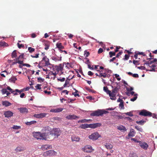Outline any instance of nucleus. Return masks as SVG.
Masks as SVG:
<instances>
[{
  "instance_id": "nucleus-1",
  "label": "nucleus",
  "mask_w": 157,
  "mask_h": 157,
  "mask_svg": "<svg viewBox=\"0 0 157 157\" xmlns=\"http://www.w3.org/2000/svg\"><path fill=\"white\" fill-rule=\"evenodd\" d=\"M49 128L48 126L43 128L41 130L42 133L40 132H33V137L37 140H46L48 139V133L49 131Z\"/></svg>"
},
{
  "instance_id": "nucleus-2",
  "label": "nucleus",
  "mask_w": 157,
  "mask_h": 157,
  "mask_svg": "<svg viewBox=\"0 0 157 157\" xmlns=\"http://www.w3.org/2000/svg\"><path fill=\"white\" fill-rule=\"evenodd\" d=\"M48 127L49 128L48 133H47V135L48 136L47 138L48 140H52L54 138H58L60 135L61 131L59 128H54L51 131H50V128L49 126Z\"/></svg>"
},
{
  "instance_id": "nucleus-3",
  "label": "nucleus",
  "mask_w": 157,
  "mask_h": 157,
  "mask_svg": "<svg viewBox=\"0 0 157 157\" xmlns=\"http://www.w3.org/2000/svg\"><path fill=\"white\" fill-rule=\"evenodd\" d=\"M109 112L104 110L98 109L97 110L94 111L90 115L92 116H102L103 114L107 113Z\"/></svg>"
},
{
  "instance_id": "nucleus-4",
  "label": "nucleus",
  "mask_w": 157,
  "mask_h": 157,
  "mask_svg": "<svg viewBox=\"0 0 157 157\" xmlns=\"http://www.w3.org/2000/svg\"><path fill=\"white\" fill-rule=\"evenodd\" d=\"M56 152L53 150H50L47 151L43 154V155L45 157L47 156H52L56 155Z\"/></svg>"
},
{
  "instance_id": "nucleus-5",
  "label": "nucleus",
  "mask_w": 157,
  "mask_h": 157,
  "mask_svg": "<svg viewBox=\"0 0 157 157\" xmlns=\"http://www.w3.org/2000/svg\"><path fill=\"white\" fill-rule=\"evenodd\" d=\"M101 137V135L97 132L92 133L91 135L89 136V138L90 139L94 140H97L99 137Z\"/></svg>"
},
{
  "instance_id": "nucleus-6",
  "label": "nucleus",
  "mask_w": 157,
  "mask_h": 157,
  "mask_svg": "<svg viewBox=\"0 0 157 157\" xmlns=\"http://www.w3.org/2000/svg\"><path fill=\"white\" fill-rule=\"evenodd\" d=\"M82 149L84 152L87 153H90L94 151V149H93L92 146L90 145L85 146L82 147Z\"/></svg>"
},
{
  "instance_id": "nucleus-7",
  "label": "nucleus",
  "mask_w": 157,
  "mask_h": 157,
  "mask_svg": "<svg viewBox=\"0 0 157 157\" xmlns=\"http://www.w3.org/2000/svg\"><path fill=\"white\" fill-rule=\"evenodd\" d=\"M139 114L142 116L151 117V116L152 115V113L144 109L140 111Z\"/></svg>"
},
{
  "instance_id": "nucleus-8",
  "label": "nucleus",
  "mask_w": 157,
  "mask_h": 157,
  "mask_svg": "<svg viewBox=\"0 0 157 157\" xmlns=\"http://www.w3.org/2000/svg\"><path fill=\"white\" fill-rule=\"evenodd\" d=\"M48 114L47 113H42L37 114H35L33 115L34 117L37 118H42L45 117Z\"/></svg>"
},
{
  "instance_id": "nucleus-9",
  "label": "nucleus",
  "mask_w": 157,
  "mask_h": 157,
  "mask_svg": "<svg viewBox=\"0 0 157 157\" xmlns=\"http://www.w3.org/2000/svg\"><path fill=\"white\" fill-rule=\"evenodd\" d=\"M13 113L10 111H7L4 112V115L6 117H10L13 116Z\"/></svg>"
},
{
  "instance_id": "nucleus-10",
  "label": "nucleus",
  "mask_w": 157,
  "mask_h": 157,
  "mask_svg": "<svg viewBox=\"0 0 157 157\" xmlns=\"http://www.w3.org/2000/svg\"><path fill=\"white\" fill-rule=\"evenodd\" d=\"M66 118L68 120H75L77 118H79V117L75 115H67Z\"/></svg>"
},
{
  "instance_id": "nucleus-11",
  "label": "nucleus",
  "mask_w": 157,
  "mask_h": 157,
  "mask_svg": "<svg viewBox=\"0 0 157 157\" xmlns=\"http://www.w3.org/2000/svg\"><path fill=\"white\" fill-rule=\"evenodd\" d=\"M139 145L141 147L145 149L146 150L148 147V145L146 142H142L141 141L140 142Z\"/></svg>"
},
{
  "instance_id": "nucleus-12",
  "label": "nucleus",
  "mask_w": 157,
  "mask_h": 157,
  "mask_svg": "<svg viewBox=\"0 0 157 157\" xmlns=\"http://www.w3.org/2000/svg\"><path fill=\"white\" fill-rule=\"evenodd\" d=\"M56 70L58 72L60 71L61 72V74L63 73V65L61 64H59V66L56 67Z\"/></svg>"
},
{
  "instance_id": "nucleus-13",
  "label": "nucleus",
  "mask_w": 157,
  "mask_h": 157,
  "mask_svg": "<svg viewBox=\"0 0 157 157\" xmlns=\"http://www.w3.org/2000/svg\"><path fill=\"white\" fill-rule=\"evenodd\" d=\"M101 125V124L99 123H96L89 124V128H95L99 127Z\"/></svg>"
},
{
  "instance_id": "nucleus-14",
  "label": "nucleus",
  "mask_w": 157,
  "mask_h": 157,
  "mask_svg": "<svg viewBox=\"0 0 157 157\" xmlns=\"http://www.w3.org/2000/svg\"><path fill=\"white\" fill-rule=\"evenodd\" d=\"M108 94L109 95L111 99L114 100L116 99V94H115L113 93L112 92H111V91L108 93Z\"/></svg>"
},
{
  "instance_id": "nucleus-15",
  "label": "nucleus",
  "mask_w": 157,
  "mask_h": 157,
  "mask_svg": "<svg viewBox=\"0 0 157 157\" xmlns=\"http://www.w3.org/2000/svg\"><path fill=\"white\" fill-rule=\"evenodd\" d=\"M42 60L44 61L45 62V66H48L50 65L49 62V59L46 56L44 57L42 59Z\"/></svg>"
},
{
  "instance_id": "nucleus-16",
  "label": "nucleus",
  "mask_w": 157,
  "mask_h": 157,
  "mask_svg": "<svg viewBox=\"0 0 157 157\" xmlns=\"http://www.w3.org/2000/svg\"><path fill=\"white\" fill-rule=\"evenodd\" d=\"M18 109L19 110L21 113H27L28 112V109L25 107H22L19 108Z\"/></svg>"
},
{
  "instance_id": "nucleus-17",
  "label": "nucleus",
  "mask_w": 157,
  "mask_h": 157,
  "mask_svg": "<svg viewBox=\"0 0 157 157\" xmlns=\"http://www.w3.org/2000/svg\"><path fill=\"white\" fill-rule=\"evenodd\" d=\"M71 139L72 141L78 142L80 140V138L78 136L73 135L71 136Z\"/></svg>"
},
{
  "instance_id": "nucleus-18",
  "label": "nucleus",
  "mask_w": 157,
  "mask_h": 157,
  "mask_svg": "<svg viewBox=\"0 0 157 157\" xmlns=\"http://www.w3.org/2000/svg\"><path fill=\"white\" fill-rule=\"evenodd\" d=\"M117 129L122 132H124L127 131L126 128L122 125H120L119 126H117Z\"/></svg>"
},
{
  "instance_id": "nucleus-19",
  "label": "nucleus",
  "mask_w": 157,
  "mask_h": 157,
  "mask_svg": "<svg viewBox=\"0 0 157 157\" xmlns=\"http://www.w3.org/2000/svg\"><path fill=\"white\" fill-rule=\"evenodd\" d=\"M112 88L113 89L112 90V92L115 94L116 95V94L117 93L119 89H120V86H119L118 88L117 87H115L114 88V87L113 86H112Z\"/></svg>"
},
{
  "instance_id": "nucleus-20",
  "label": "nucleus",
  "mask_w": 157,
  "mask_h": 157,
  "mask_svg": "<svg viewBox=\"0 0 157 157\" xmlns=\"http://www.w3.org/2000/svg\"><path fill=\"white\" fill-rule=\"evenodd\" d=\"M52 146L49 145H43L41 147L42 150H47L50 148H51Z\"/></svg>"
},
{
  "instance_id": "nucleus-21",
  "label": "nucleus",
  "mask_w": 157,
  "mask_h": 157,
  "mask_svg": "<svg viewBox=\"0 0 157 157\" xmlns=\"http://www.w3.org/2000/svg\"><path fill=\"white\" fill-rule=\"evenodd\" d=\"M2 104L5 107H7L11 105V103L8 101H4L2 102Z\"/></svg>"
},
{
  "instance_id": "nucleus-22",
  "label": "nucleus",
  "mask_w": 157,
  "mask_h": 157,
  "mask_svg": "<svg viewBox=\"0 0 157 157\" xmlns=\"http://www.w3.org/2000/svg\"><path fill=\"white\" fill-rule=\"evenodd\" d=\"M62 57H58L57 56H53L52 57V59L55 61H61V60Z\"/></svg>"
},
{
  "instance_id": "nucleus-23",
  "label": "nucleus",
  "mask_w": 157,
  "mask_h": 157,
  "mask_svg": "<svg viewBox=\"0 0 157 157\" xmlns=\"http://www.w3.org/2000/svg\"><path fill=\"white\" fill-rule=\"evenodd\" d=\"M135 132L134 130L132 129L130 130V132L128 133V136L133 137L135 136Z\"/></svg>"
},
{
  "instance_id": "nucleus-24",
  "label": "nucleus",
  "mask_w": 157,
  "mask_h": 157,
  "mask_svg": "<svg viewBox=\"0 0 157 157\" xmlns=\"http://www.w3.org/2000/svg\"><path fill=\"white\" fill-rule=\"evenodd\" d=\"M24 151V148L21 146L17 147L15 149V151L17 152H20Z\"/></svg>"
},
{
  "instance_id": "nucleus-25",
  "label": "nucleus",
  "mask_w": 157,
  "mask_h": 157,
  "mask_svg": "<svg viewBox=\"0 0 157 157\" xmlns=\"http://www.w3.org/2000/svg\"><path fill=\"white\" fill-rule=\"evenodd\" d=\"M79 127L82 129H85L89 128V124H81L80 125Z\"/></svg>"
},
{
  "instance_id": "nucleus-26",
  "label": "nucleus",
  "mask_w": 157,
  "mask_h": 157,
  "mask_svg": "<svg viewBox=\"0 0 157 157\" xmlns=\"http://www.w3.org/2000/svg\"><path fill=\"white\" fill-rule=\"evenodd\" d=\"M56 46L59 49H63L64 48V47L62 45L61 43H57L56 44Z\"/></svg>"
},
{
  "instance_id": "nucleus-27",
  "label": "nucleus",
  "mask_w": 157,
  "mask_h": 157,
  "mask_svg": "<svg viewBox=\"0 0 157 157\" xmlns=\"http://www.w3.org/2000/svg\"><path fill=\"white\" fill-rule=\"evenodd\" d=\"M8 44L4 41H0V47L3 46H7Z\"/></svg>"
},
{
  "instance_id": "nucleus-28",
  "label": "nucleus",
  "mask_w": 157,
  "mask_h": 157,
  "mask_svg": "<svg viewBox=\"0 0 157 157\" xmlns=\"http://www.w3.org/2000/svg\"><path fill=\"white\" fill-rule=\"evenodd\" d=\"M36 121H32L30 122H27L25 123L26 125H31V124L36 123Z\"/></svg>"
},
{
  "instance_id": "nucleus-29",
  "label": "nucleus",
  "mask_w": 157,
  "mask_h": 157,
  "mask_svg": "<svg viewBox=\"0 0 157 157\" xmlns=\"http://www.w3.org/2000/svg\"><path fill=\"white\" fill-rule=\"evenodd\" d=\"M105 146L107 149H111L113 148V145L109 143H107L105 145Z\"/></svg>"
},
{
  "instance_id": "nucleus-30",
  "label": "nucleus",
  "mask_w": 157,
  "mask_h": 157,
  "mask_svg": "<svg viewBox=\"0 0 157 157\" xmlns=\"http://www.w3.org/2000/svg\"><path fill=\"white\" fill-rule=\"evenodd\" d=\"M44 46L45 47L44 49L47 50L49 48L50 46L49 43L48 42L44 43Z\"/></svg>"
},
{
  "instance_id": "nucleus-31",
  "label": "nucleus",
  "mask_w": 157,
  "mask_h": 157,
  "mask_svg": "<svg viewBox=\"0 0 157 157\" xmlns=\"http://www.w3.org/2000/svg\"><path fill=\"white\" fill-rule=\"evenodd\" d=\"M17 51L14 50L11 54V56L12 58H16L17 56Z\"/></svg>"
},
{
  "instance_id": "nucleus-32",
  "label": "nucleus",
  "mask_w": 157,
  "mask_h": 157,
  "mask_svg": "<svg viewBox=\"0 0 157 157\" xmlns=\"http://www.w3.org/2000/svg\"><path fill=\"white\" fill-rule=\"evenodd\" d=\"M149 59L150 61V63L151 64H152L154 62H157V59H152L151 58H149L148 59Z\"/></svg>"
},
{
  "instance_id": "nucleus-33",
  "label": "nucleus",
  "mask_w": 157,
  "mask_h": 157,
  "mask_svg": "<svg viewBox=\"0 0 157 157\" xmlns=\"http://www.w3.org/2000/svg\"><path fill=\"white\" fill-rule=\"evenodd\" d=\"M71 79L69 78H67V79L65 81V83L63 85V87H65L67 86L69 84V81Z\"/></svg>"
},
{
  "instance_id": "nucleus-34",
  "label": "nucleus",
  "mask_w": 157,
  "mask_h": 157,
  "mask_svg": "<svg viewBox=\"0 0 157 157\" xmlns=\"http://www.w3.org/2000/svg\"><path fill=\"white\" fill-rule=\"evenodd\" d=\"M103 90L107 94L110 92V90H108V88L107 86H104L103 87Z\"/></svg>"
},
{
  "instance_id": "nucleus-35",
  "label": "nucleus",
  "mask_w": 157,
  "mask_h": 157,
  "mask_svg": "<svg viewBox=\"0 0 157 157\" xmlns=\"http://www.w3.org/2000/svg\"><path fill=\"white\" fill-rule=\"evenodd\" d=\"M145 121L143 120H141L140 121H136V123H137V124H140V125H143L144 124V123L145 122Z\"/></svg>"
},
{
  "instance_id": "nucleus-36",
  "label": "nucleus",
  "mask_w": 157,
  "mask_h": 157,
  "mask_svg": "<svg viewBox=\"0 0 157 157\" xmlns=\"http://www.w3.org/2000/svg\"><path fill=\"white\" fill-rule=\"evenodd\" d=\"M57 73H56V72H52L51 71L50 73H49V75H53L54 76V77L53 79H54L56 77V76L57 75Z\"/></svg>"
},
{
  "instance_id": "nucleus-37",
  "label": "nucleus",
  "mask_w": 157,
  "mask_h": 157,
  "mask_svg": "<svg viewBox=\"0 0 157 157\" xmlns=\"http://www.w3.org/2000/svg\"><path fill=\"white\" fill-rule=\"evenodd\" d=\"M28 50L30 53H32L34 52L35 49L33 48H32L31 47H29L28 48Z\"/></svg>"
},
{
  "instance_id": "nucleus-38",
  "label": "nucleus",
  "mask_w": 157,
  "mask_h": 157,
  "mask_svg": "<svg viewBox=\"0 0 157 157\" xmlns=\"http://www.w3.org/2000/svg\"><path fill=\"white\" fill-rule=\"evenodd\" d=\"M110 57L111 58L113 56H114L116 55V52H109Z\"/></svg>"
},
{
  "instance_id": "nucleus-39",
  "label": "nucleus",
  "mask_w": 157,
  "mask_h": 157,
  "mask_svg": "<svg viewBox=\"0 0 157 157\" xmlns=\"http://www.w3.org/2000/svg\"><path fill=\"white\" fill-rule=\"evenodd\" d=\"M89 121L88 120H87L86 119H82V120H79L78 122V123H85Z\"/></svg>"
},
{
  "instance_id": "nucleus-40",
  "label": "nucleus",
  "mask_w": 157,
  "mask_h": 157,
  "mask_svg": "<svg viewBox=\"0 0 157 157\" xmlns=\"http://www.w3.org/2000/svg\"><path fill=\"white\" fill-rule=\"evenodd\" d=\"M137 94H135L134 95V97L133 98H132L130 99V101H135L137 98Z\"/></svg>"
},
{
  "instance_id": "nucleus-41",
  "label": "nucleus",
  "mask_w": 157,
  "mask_h": 157,
  "mask_svg": "<svg viewBox=\"0 0 157 157\" xmlns=\"http://www.w3.org/2000/svg\"><path fill=\"white\" fill-rule=\"evenodd\" d=\"M6 89L9 90L12 93H13V92H15V90H13L10 86H7Z\"/></svg>"
},
{
  "instance_id": "nucleus-42",
  "label": "nucleus",
  "mask_w": 157,
  "mask_h": 157,
  "mask_svg": "<svg viewBox=\"0 0 157 157\" xmlns=\"http://www.w3.org/2000/svg\"><path fill=\"white\" fill-rule=\"evenodd\" d=\"M1 91L2 94H6V93L7 92V90L6 89H3Z\"/></svg>"
},
{
  "instance_id": "nucleus-43",
  "label": "nucleus",
  "mask_w": 157,
  "mask_h": 157,
  "mask_svg": "<svg viewBox=\"0 0 157 157\" xmlns=\"http://www.w3.org/2000/svg\"><path fill=\"white\" fill-rule=\"evenodd\" d=\"M56 113H58L62 111L63 110V109L62 108H58L55 109Z\"/></svg>"
},
{
  "instance_id": "nucleus-44",
  "label": "nucleus",
  "mask_w": 157,
  "mask_h": 157,
  "mask_svg": "<svg viewBox=\"0 0 157 157\" xmlns=\"http://www.w3.org/2000/svg\"><path fill=\"white\" fill-rule=\"evenodd\" d=\"M84 56L86 57H88L90 55V53L88 52L86 50L85 51Z\"/></svg>"
},
{
  "instance_id": "nucleus-45",
  "label": "nucleus",
  "mask_w": 157,
  "mask_h": 157,
  "mask_svg": "<svg viewBox=\"0 0 157 157\" xmlns=\"http://www.w3.org/2000/svg\"><path fill=\"white\" fill-rule=\"evenodd\" d=\"M135 128L137 130L140 132H142L143 131V129L138 126H136L135 127Z\"/></svg>"
},
{
  "instance_id": "nucleus-46",
  "label": "nucleus",
  "mask_w": 157,
  "mask_h": 157,
  "mask_svg": "<svg viewBox=\"0 0 157 157\" xmlns=\"http://www.w3.org/2000/svg\"><path fill=\"white\" fill-rule=\"evenodd\" d=\"M12 128L14 129H18L21 128V127L17 125H14L13 127Z\"/></svg>"
},
{
  "instance_id": "nucleus-47",
  "label": "nucleus",
  "mask_w": 157,
  "mask_h": 157,
  "mask_svg": "<svg viewBox=\"0 0 157 157\" xmlns=\"http://www.w3.org/2000/svg\"><path fill=\"white\" fill-rule=\"evenodd\" d=\"M125 113L126 115H128L130 117H132L133 116V114L131 112H127L126 113Z\"/></svg>"
},
{
  "instance_id": "nucleus-48",
  "label": "nucleus",
  "mask_w": 157,
  "mask_h": 157,
  "mask_svg": "<svg viewBox=\"0 0 157 157\" xmlns=\"http://www.w3.org/2000/svg\"><path fill=\"white\" fill-rule=\"evenodd\" d=\"M37 80L39 82H43L44 81V79L41 77H38L37 78Z\"/></svg>"
},
{
  "instance_id": "nucleus-49",
  "label": "nucleus",
  "mask_w": 157,
  "mask_h": 157,
  "mask_svg": "<svg viewBox=\"0 0 157 157\" xmlns=\"http://www.w3.org/2000/svg\"><path fill=\"white\" fill-rule=\"evenodd\" d=\"M41 85L38 84L35 86V88L37 89L40 90L41 89Z\"/></svg>"
},
{
  "instance_id": "nucleus-50",
  "label": "nucleus",
  "mask_w": 157,
  "mask_h": 157,
  "mask_svg": "<svg viewBox=\"0 0 157 157\" xmlns=\"http://www.w3.org/2000/svg\"><path fill=\"white\" fill-rule=\"evenodd\" d=\"M120 107H121V109H123L124 107V102L120 103L119 105Z\"/></svg>"
},
{
  "instance_id": "nucleus-51",
  "label": "nucleus",
  "mask_w": 157,
  "mask_h": 157,
  "mask_svg": "<svg viewBox=\"0 0 157 157\" xmlns=\"http://www.w3.org/2000/svg\"><path fill=\"white\" fill-rule=\"evenodd\" d=\"M65 78H58L57 80L58 81H60L61 82H64L65 81Z\"/></svg>"
},
{
  "instance_id": "nucleus-52",
  "label": "nucleus",
  "mask_w": 157,
  "mask_h": 157,
  "mask_svg": "<svg viewBox=\"0 0 157 157\" xmlns=\"http://www.w3.org/2000/svg\"><path fill=\"white\" fill-rule=\"evenodd\" d=\"M24 91V89H21V90H19L18 89H16L15 90V92H18L19 93V94H21V93Z\"/></svg>"
},
{
  "instance_id": "nucleus-53",
  "label": "nucleus",
  "mask_w": 157,
  "mask_h": 157,
  "mask_svg": "<svg viewBox=\"0 0 157 157\" xmlns=\"http://www.w3.org/2000/svg\"><path fill=\"white\" fill-rule=\"evenodd\" d=\"M133 63L135 65H138L139 64V61L138 60H133Z\"/></svg>"
},
{
  "instance_id": "nucleus-54",
  "label": "nucleus",
  "mask_w": 157,
  "mask_h": 157,
  "mask_svg": "<svg viewBox=\"0 0 157 157\" xmlns=\"http://www.w3.org/2000/svg\"><path fill=\"white\" fill-rule=\"evenodd\" d=\"M137 68H138L139 69H141V70H145L146 69V68L145 67L142 66H141L140 67H137Z\"/></svg>"
},
{
  "instance_id": "nucleus-55",
  "label": "nucleus",
  "mask_w": 157,
  "mask_h": 157,
  "mask_svg": "<svg viewBox=\"0 0 157 157\" xmlns=\"http://www.w3.org/2000/svg\"><path fill=\"white\" fill-rule=\"evenodd\" d=\"M129 57V56L128 55L125 54L124 56V60H127L128 59Z\"/></svg>"
},
{
  "instance_id": "nucleus-56",
  "label": "nucleus",
  "mask_w": 157,
  "mask_h": 157,
  "mask_svg": "<svg viewBox=\"0 0 157 157\" xmlns=\"http://www.w3.org/2000/svg\"><path fill=\"white\" fill-rule=\"evenodd\" d=\"M18 47L19 48H21L24 47V45L21 44H20L19 43H17Z\"/></svg>"
},
{
  "instance_id": "nucleus-57",
  "label": "nucleus",
  "mask_w": 157,
  "mask_h": 157,
  "mask_svg": "<svg viewBox=\"0 0 157 157\" xmlns=\"http://www.w3.org/2000/svg\"><path fill=\"white\" fill-rule=\"evenodd\" d=\"M103 52V49L102 48H100L98 51V54H100L101 53Z\"/></svg>"
},
{
  "instance_id": "nucleus-58",
  "label": "nucleus",
  "mask_w": 157,
  "mask_h": 157,
  "mask_svg": "<svg viewBox=\"0 0 157 157\" xmlns=\"http://www.w3.org/2000/svg\"><path fill=\"white\" fill-rule=\"evenodd\" d=\"M122 53V52H120L118 54H117L116 57L118 58L119 56L121 55Z\"/></svg>"
},
{
  "instance_id": "nucleus-59",
  "label": "nucleus",
  "mask_w": 157,
  "mask_h": 157,
  "mask_svg": "<svg viewBox=\"0 0 157 157\" xmlns=\"http://www.w3.org/2000/svg\"><path fill=\"white\" fill-rule=\"evenodd\" d=\"M131 140H133L135 142H136V143H139V144L140 143V141H139L137 140L136 139L134 138H132L131 139Z\"/></svg>"
},
{
  "instance_id": "nucleus-60",
  "label": "nucleus",
  "mask_w": 157,
  "mask_h": 157,
  "mask_svg": "<svg viewBox=\"0 0 157 157\" xmlns=\"http://www.w3.org/2000/svg\"><path fill=\"white\" fill-rule=\"evenodd\" d=\"M72 94L74 95L75 97H76L77 96H78V97H80V95L77 94H76V93H75V92H73L72 93Z\"/></svg>"
},
{
  "instance_id": "nucleus-61",
  "label": "nucleus",
  "mask_w": 157,
  "mask_h": 157,
  "mask_svg": "<svg viewBox=\"0 0 157 157\" xmlns=\"http://www.w3.org/2000/svg\"><path fill=\"white\" fill-rule=\"evenodd\" d=\"M23 54H21L19 56L18 59H22L23 58Z\"/></svg>"
},
{
  "instance_id": "nucleus-62",
  "label": "nucleus",
  "mask_w": 157,
  "mask_h": 157,
  "mask_svg": "<svg viewBox=\"0 0 157 157\" xmlns=\"http://www.w3.org/2000/svg\"><path fill=\"white\" fill-rule=\"evenodd\" d=\"M136 52H137V53L138 54V55H142L143 56H145V55L144 53L142 52H140L137 51Z\"/></svg>"
},
{
  "instance_id": "nucleus-63",
  "label": "nucleus",
  "mask_w": 157,
  "mask_h": 157,
  "mask_svg": "<svg viewBox=\"0 0 157 157\" xmlns=\"http://www.w3.org/2000/svg\"><path fill=\"white\" fill-rule=\"evenodd\" d=\"M132 76L135 78H138L139 77V75L137 74H132Z\"/></svg>"
},
{
  "instance_id": "nucleus-64",
  "label": "nucleus",
  "mask_w": 157,
  "mask_h": 157,
  "mask_svg": "<svg viewBox=\"0 0 157 157\" xmlns=\"http://www.w3.org/2000/svg\"><path fill=\"white\" fill-rule=\"evenodd\" d=\"M130 157H138L136 155L135 153H133Z\"/></svg>"
}]
</instances>
